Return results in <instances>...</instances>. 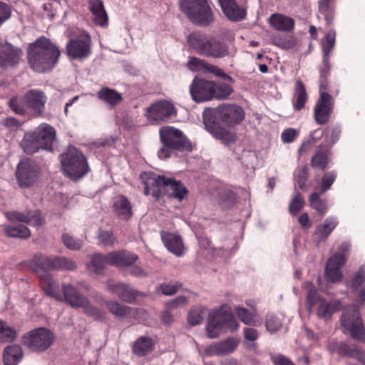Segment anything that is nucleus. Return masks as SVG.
<instances>
[{
    "label": "nucleus",
    "instance_id": "f704fd0d",
    "mask_svg": "<svg viewBox=\"0 0 365 365\" xmlns=\"http://www.w3.org/2000/svg\"><path fill=\"white\" fill-rule=\"evenodd\" d=\"M108 310L117 318H123L133 313V308L118 302L117 300H106Z\"/></svg>",
    "mask_w": 365,
    "mask_h": 365
},
{
    "label": "nucleus",
    "instance_id": "c03bdc74",
    "mask_svg": "<svg viewBox=\"0 0 365 365\" xmlns=\"http://www.w3.org/2000/svg\"><path fill=\"white\" fill-rule=\"evenodd\" d=\"M4 230L6 234L10 237L26 239L31 235L29 229L24 225H19L18 226L4 225Z\"/></svg>",
    "mask_w": 365,
    "mask_h": 365
},
{
    "label": "nucleus",
    "instance_id": "aec40b11",
    "mask_svg": "<svg viewBox=\"0 0 365 365\" xmlns=\"http://www.w3.org/2000/svg\"><path fill=\"white\" fill-rule=\"evenodd\" d=\"M346 256L343 253H336L329 259L326 264L325 278L327 281L337 282L341 280V267L345 263Z\"/></svg>",
    "mask_w": 365,
    "mask_h": 365
},
{
    "label": "nucleus",
    "instance_id": "4c0bfd02",
    "mask_svg": "<svg viewBox=\"0 0 365 365\" xmlns=\"http://www.w3.org/2000/svg\"><path fill=\"white\" fill-rule=\"evenodd\" d=\"M97 96L100 100L105 101L111 106H116L123 99L120 93L107 87L102 88L97 93Z\"/></svg>",
    "mask_w": 365,
    "mask_h": 365
},
{
    "label": "nucleus",
    "instance_id": "603ef678",
    "mask_svg": "<svg viewBox=\"0 0 365 365\" xmlns=\"http://www.w3.org/2000/svg\"><path fill=\"white\" fill-rule=\"evenodd\" d=\"M10 108L16 113L20 115H25L29 113L27 108L24 102V97L19 99L18 97H13L9 102Z\"/></svg>",
    "mask_w": 365,
    "mask_h": 365
},
{
    "label": "nucleus",
    "instance_id": "a18cd8bd",
    "mask_svg": "<svg viewBox=\"0 0 365 365\" xmlns=\"http://www.w3.org/2000/svg\"><path fill=\"white\" fill-rule=\"evenodd\" d=\"M328 164V155L323 146H319L315 155L312 157L311 165L314 168L324 170Z\"/></svg>",
    "mask_w": 365,
    "mask_h": 365
},
{
    "label": "nucleus",
    "instance_id": "7ed1b4c3",
    "mask_svg": "<svg viewBox=\"0 0 365 365\" xmlns=\"http://www.w3.org/2000/svg\"><path fill=\"white\" fill-rule=\"evenodd\" d=\"M41 285L48 296L57 301H66L73 307H79L86 303V297L80 294L76 288L70 284H63L61 290L57 282L49 273H45L41 278Z\"/></svg>",
    "mask_w": 365,
    "mask_h": 365
},
{
    "label": "nucleus",
    "instance_id": "4468645a",
    "mask_svg": "<svg viewBox=\"0 0 365 365\" xmlns=\"http://www.w3.org/2000/svg\"><path fill=\"white\" fill-rule=\"evenodd\" d=\"M47 101L46 94L38 89H31L24 95V102L29 113L34 118L40 117L45 110Z\"/></svg>",
    "mask_w": 365,
    "mask_h": 365
},
{
    "label": "nucleus",
    "instance_id": "bf43d9fd",
    "mask_svg": "<svg viewBox=\"0 0 365 365\" xmlns=\"http://www.w3.org/2000/svg\"><path fill=\"white\" fill-rule=\"evenodd\" d=\"M81 307L83 308L86 313L93 317L96 319L102 320L105 318V313L101 309L90 304L87 298L86 303Z\"/></svg>",
    "mask_w": 365,
    "mask_h": 365
},
{
    "label": "nucleus",
    "instance_id": "6ab92c4d",
    "mask_svg": "<svg viewBox=\"0 0 365 365\" xmlns=\"http://www.w3.org/2000/svg\"><path fill=\"white\" fill-rule=\"evenodd\" d=\"M239 339L234 337L212 343L205 348L204 354L207 356H224L232 353L239 344Z\"/></svg>",
    "mask_w": 365,
    "mask_h": 365
},
{
    "label": "nucleus",
    "instance_id": "774afa93",
    "mask_svg": "<svg viewBox=\"0 0 365 365\" xmlns=\"http://www.w3.org/2000/svg\"><path fill=\"white\" fill-rule=\"evenodd\" d=\"M365 280V267H361L355 274L351 286L354 288L359 287Z\"/></svg>",
    "mask_w": 365,
    "mask_h": 365
},
{
    "label": "nucleus",
    "instance_id": "3c124183",
    "mask_svg": "<svg viewBox=\"0 0 365 365\" xmlns=\"http://www.w3.org/2000/svg\"><path fill=\"white\" fill-rule=\"evenodd\" d=\"M16 336L15 330L9 327L6 322L0 320V341L3 342L12 341Z\"/></svg>",
    "mask_w": 365,
    "mask_h": 365
},
{
    "label": "nucleus",
    "instance_id": "5701e85b",
    "mask_svg": "<svg viewBox=\"0 0 365 365\" xmlns=\"http://www.w3.org/2000/svg\"><path fill=\"white\" fill-rule=\"evenodd\" d=\"M160 235L163 242L168 251L178 257L184 255L185 247L180 235L165 231H161Z\"/></svg>",
    "mask_w": 365,
    "mask_h": 365
},
{
    "label": "nucleus",
    "instance_id": "393cba45",
    "mask_svg": "<svg viewBox=\"0 0 365 365\" xmlns=\"http://www.w3.org/2000/svg\"><path fill=\"white\" fill-rule=\"evenodd\" d=\"M138 258L135 254L126 250L111 252L107 255L108 264L116 267L131 266Z\"/></svg>",
    "mask_w": 365,
    "mask_h": 365
},
{
    "label": "nucleus",
    "instance_id": "79ce46f5",
    "mask_svg": "<svg viewBox=\"0 0 365 365\" xmlns=\"http://www.w3.org/2000/svg\"><path fill=\"white\" fill-rule=\"evenodd\" d=\"M171 192L169 196L176 198L179 201H182L187 195L188 191L180 181H177L173 178H170V182H168L167 192Z\"/></svg>",
    "mask_w": 365,
    "mask_h": 365
},
{
    "label": "nucleus",
    "instance_id": "bb28decb",
    "mask_svg": "<svg viewBox=\"0 0 365 365\" xmlns=\"http://www.w3.org/2000/svg\"><path fill=\"white\" fill-rule=\"evenodd\" d=\"M342 307V304L339 300L331 299L330 301L325 299H319L317 307V314L319 317L324 319H329L332 314Z\"/></svg>",
    "mask_w": 365,
    "mask_h": 365
},
{
    "label": "nucleus",
    "instance_id": "864d4df0",
    "mask_svg": "<svg viewBox=\"0 0 365 365\" xmlns=\"http://www.w3.org/2000/svg\"><path fill=\"white\" fill-rule=\"evenodd\" d=\"M97 238L100 245L104 247H111L114 246L117 240L113 236V232L105 230H99Z\"/></svg>",
    "mask_w": 365,
    "mask_h": 365
},
{
    "label": "nucleus",
    "instance_id": "c756f323",
    "mask_svg": "<svg viewBox=\"0 0 365 365\" xmlns=\"http://www.w3.org/2000/svg\"><path fill=\"white\" fill-rule=\"evenodd\" d=\"M155 340L146 336L138 337L133 345V352L138 356H143L154 350Z\"/></svg>",
    "mask_w": 365,
    "mask_h": 365
},
{
    "label": "nucleus",
    "instance_id": "c9c22d12",
    "mask_svg": "<svg viewBox=\"0 0 365 365\" xmlns=\"http://www.w3.org/2000/svg\"><path fill=\"white\" fill-rule=\"evenodd\" d=\"M225 16L231 21H238L246 16V11L235 1L221 8Z\"/></svg>",
    "mask_w": 365,
    "mask_h": 365
},
{
    "label": "nucleus",
    "instance_id": "052dcab7",
    "mask_svg": "<svg viewBox=\"0 0 365 365\" xmlns=\"http://www.w3.org/2000/svg\"><path fill=\"white\" fill-rule=\"evenodd\" d=\"M304 201L299 192H296L294 196L289 204V211L292 215L299 212L304 206Z\"/></svg>",
    "mask_w": 365,
    "mask_h": 365
},
{
    "label": "nucleus",
    "instance_id": "8fccbe9b",
    "mask_svg": "<svg viewBox=\"0 0 365 365\" xmlns=\"http://www.w3.org/2000/svg\"><path fill=\"white\" fill-rule=\"evenodd\" d=\"M320 192L312 193L309 197V202L311 207L323 215L327 211V205L326 200L320 198Z\"/></svg>",
    "mask_w": 365,
    "mask_h": 365
},
{
    "label": "nucleus",
    "instance_id": "b1692460",
    "mask_svg": "<svg viewBox=\"0 0 365 365\" xmlns=\"http://www.w3.org/2000/svg\"><path fill=\"white\" fill-rule=\"evenodd\" d=\"M224 328L220 308L212 309L208 314V320L206 324L207 335L210 339H215L220 336L222 329Z\"/></svg>",
    "mask_w": 365,
    "mask_h": 365
},
{
    "label": "nucleus",
    "instance_id": "72a5a7b5",
    "mask_svg": "<svg viewBox=\"0 0 365 365\" xmlns=\"http://www.w3.org/2000/svg\"><path fill=\"white\" fill-rule=\"evenodd\" d=\"M22 358V349L17 344L7 346L4 350L3 359L4 365H17Z\"/></svg>",
    "mask_w": 365,
    "mask_h": 365
},
{
    "label": "nucleus",
    "instance_id": "20e7f679",
    "mask_svg": "<svg viewBox=\"0 0 365 365\" xmlns=\"http://www.w3.org/2000/svg\"><path fill=\"white\" fill-rule=\"evenodd\" d=\"M180 9L194 24L207 26L215 21L210 0H180Z\"/></svg>",
    "mask_w": 365,
    "mask_h": 365
},
{
    "label": "nucleus",
    "instance_id": "f8f14e48",
    "mask_svg": "<svg viewBox=\"0 0 365 365\" xmlns=\"http://www.w3.org/2000/svg\"><path fill=\"white\" fill-rule=\"evenodd\" d=\"M140 179L145 185L143 192L145 195H151L155 200H158L167 192L168 182H170L169 178L153 172H145L140 175Z\"/></svg>",
    "mask_w": 365,
    "mask_h": 365
},
{
    "label": "nucleus",
    "instance_id": "2f4dec72",
    "mask_svg": "<svg viewBox=\"0 0 365 365\" xmlns=\"http://www.w3.org/2000/svg\"><path fill=\"white\" fill-rule=\"evenodd\" d=\"M113 210L115 214L122 220H128L133 214L131 204L123 195H118L115 197Z\"/></svg>",
    "mask_w": 365,
    "mask_h": 365
},
{
    "label": "nucleus",
    "instance_id": "f3484780",
    "mask_svg": "<svg viewBox=\"0 0 365 365\" xmlns=\"http://www.w3.org/2000/svg\"><path fill=\"white\" fill-rule=\"evenodd\" d=\"M39 176V168L29 160H21L18 164L16 177L21 187H29L33 185Z\"/></svg>",
    "mask_w": 365,
    "mask_h": 365
},
{
    "label": "nucleus",
    "instance_id": "a878e982",
    "mask_svg": "<svg viewBox=\"0 0 365 365\" xmlns=\"http://www.w3.org/2000/svg\"><path fill=\"white\" fill-rule=\"evenodd\" d=\"M34 132L37 135V139L41 144L42 149L51 151L56 136L54 128L50 125L44 123L38 125Z\"/></svg>",
    "mask_w": 365,
    "mask_h": 365
},
{
    "label": "nucleus",
    "instance_id": "e433bc0d",
    "mask_svg": "<svg viewBox=\"0 0 365 365\" xmlns=\"http://www.w3.org/2000/svg\"><path fill=\"white\" fill-rule=\"evenodd\" d=\"M21 147L27 154H34L42 149L41 144L34 132L26 133L21 142Z\"/></svg>",
    "mask_w": 365,
    "mask_h": 365
},
{
    "label": "nucleus",
    "instance_id": "0e129e2a",
    "mask_svg": "<svg viewBox=\"0 0 365 365\" xmlns=\"http://www.w3.org/2000/svg\"><path fill=\"white\" fill-rule=\"evenodd\" d=\"M318 4L319 12L324 16L327 23H330L332 20L330 0H319Z\"/></svg>",
    "mask_w": 365,
    "mask_h": 365
},
{
    "label": "nucleus",
    "instance_id": "a211bd4d",
    "mask_svg": "<svg viewBox=\"0 0 365 365\" xmlns=\"http://www.w3.org/2000/svg\"><path fill=\"white\" fill-rule=\"evenodd\" d=\"M214 81L195 77L190 86V93L197 103L212 99Z\"/></svg>",
    "mask_w": 365,
    "mask_h": 365
},
{
    "label": "nucleus",
    "instance_id": "49530a36",
    "mask_svg": "<svg viewBox=\"0 0 365 365\" xmlns=\"http://www.w3.org/2000/svg\"><path fill=\"white\" fill-rule=\"evenodd\" d=\"M304 287L307 290V309L311 312L315 303L322 299L319 298L317 290L314 284L311 282H306Z\"/></svg>",
    "mask_w": 365,
    "mask_h": 365
},
{
    "label": "nucleus",
    "instance_id": "09e8293b",
    "mask_svg": "<svg viewBox=\"0 0 365 365\" xmlns=\"http://www.w3.org/2000/svg\"><path fill=\"white\" fill-rule=\"evenodd\" d=\"M207 309L204 307H195L188 314L187 321L191 325L200 324L204 318Z\"/></svg>",
    "mask_w": 365,
    "mask_h": 365
},
{
    "label": "nucleus",
    "instance_id": "473e14b6",
    "mask_svg": "<svg viewBox=\"0 0 365 365\" xmlns=\"http://www.w3.org/2000/svg\"><path fill=\"white\" fill-rule=\"evenodd\" d=\"M308 100V95L302 81L297 80L295 83L294 93L292 98V106L295 110L304 108Z\"/></svg>",
    "mask_w": 365,
    "mask_h": 365
},
{
    "label": "nucleus",
    "instance_id": "f257e3e1",
    "mask_svg": "<svg viewBox=\"0 0 365 365\" xmlns=\"http://www.w3.org/2000/svg\"><path fill=\"white\" fill-rule=\"evenodd\" d=\"M60 55L58 48L45 36L38 38L28 46L29 64L37 73L51 71L57 64Z\"/></svg>",
    "mask_w": 365,
    "mask_h": 365
},
{
    "label": "nucleus",
    "instance_id": "4be33fe9",
    "mask_svg": "<svg viewBox=\"0 0 365 365\" xmlns=\"http://www.w3.org/2000/svg\"><path fill=\"white\" fill-rule=\"evenodd\" d=\"M22 53L21 49L14 47L11 43L6 41L1 45L0 66L9 67L16 65Z\"/></svg>",
    "mask_w": 365,
    "mask_h": 365
},
{
    "label": "nucleus",
    "instance_id": "423d86ee",
    "mask_svg": "<svg viewBox=\"0 0 365 365\" xmlns=\"http://www.w3.org/2000/svg\"><path fill=\"white\" fill-rule=\"evenodd\" d=\"M63 173L72 180H78L88 171V165L84 155L73 146L60 155Z\"/></svg>",
    "mask_w": 365,
    "mask_h": 365
},
{
    "label": "nucleus",
    "instance_id": "9b49d317",
    "mask_svg": "<svg viewBox=\"0 0 365 365\" xmlns=\"http://www.w3.org/2000/svg\"><path fill=\"white\" fill-rule=\"evenodd\" d=\"M91 36L87 32L82 31L67 43L66 53L73 59L84 60L91 53Z\"/></svg>",
    "mask_w": 365,
    "mask_h": 365
},
{
    "label": "nucleus",
    "instance_id": "a19ab883",
    "mask_svg": "<svg viewBox=\"0 0 365 365\" xmlns=\"http://www.w3.org/2000/svg\"><path fill=\"white\" fill-rule=\"evenodd\" d=\"M108 264L107 255L95 254L92 256L91 262L87 264L88 271L94 274H99Z\"/></svg>",
    "mask_w": 365,
    "mask_h": 365
},
{
    "label": "nucleus",
    "instance_id": "e2e57ef3",
    "mask_svg": "<svg viewBox=\"0 0 365 365\" xmlns=\"http://www.w3.org/2000/svg\"><path fill=\"white\" fill-rule=\"evenodd\" d=\"M336 178V173L334 171H331L330 173H327L322 177V187L320 190V193L323 194L327 190H328L331 185L334 183L335 179Z\"/></svg>",
    "mask_w": 365,
    "mask_h": 365
},
{
    "label": "nucleus",
    "instance_id": "37998d69",
    "mask_svg": "<svg viewBox=\"0 0 365 365\" xmlns=\"http://www.w3.org/2000/svg\"><path fill=\"white\" fill-rule=\"evenodd\" d=\"M284 315L282 314L268 313L265 319L267 330L270 333L279 331L283 325Z\"/></svg>",
    "mask_w": 365,
    "mask_h": 365
},
{
    "label": "nucleus",
    "instance_id": "1a4fd4ad",
    "mask_svg": "<svg viewBox=\"0 0 365 365\" xmlns=\"http://www.w3.org/2000/svg\"><path fill=\"white\" fill-rule=\"evenodd\" d=\"M175 106L168 101L160 100L152 103L145 109V118L152 125H160L175 115Z\"/></svg>",
    "mask_w": 365,
    "mask_h": 365
},
{
    "label": "nucleus",
    "instance_id": "de8ad7c7",
    "mask_svg": "<svg viewBox=\"0 0 365 365\" xmlns=\"http://www.w3.org/2000/svg\"><path fill=\"white\" fill-rule=\"evenodd\" d=\"M214 87L215 88L212 89V98L225 100L233 92L232 87L225 83L217 85L214 82Z\"/></svg>",
    "mask_w": 365,
    "mask_h": 365
},
{
    "label": "nucleus",
    "instance_id": "7c9ffc66",
    "mask_svg": "<svg viewBox=\"0 0 365 365\" xmlns=\"http://www.w3.org/2000/svg\"><path fill=\"white\" fill-rule=\"evenodd\" d=\"M338 222L335 217H327L322 225H318L314 232V239L319 243L325 241L335 229Z\"/></svg>",
    "mask_w": 365,
    "mask_h": 365
},
{
    "label": "nucleus",
    "instance_id": "cd10ccee",
    "mask_svg": "<svg viewBox=\"0 0 365 365\" xmlns=\"http://www.w3.org/2000/svg\"><path fill=\"white\" fill-rule=\"evenodd\" d=\"M89 9L93 16V21L101 27L106 26L108 23V16L101 0H88Z\"/></svg>",
    "mask_w": 365,
    "mask_h": 365
},
{
    "label": "nucleus",
    "instance_id": "f03ea898",
    "mask_svg": "<svg viewBox=\"0 0 365 365\" xmlns=\"http://www.w3.org/2000/svg\"><path fill=\"white\" fill-rule=\"evenodd\" d=\"M159 136L163 147L158 156L164 160L175 154V151L192 150V145L183 133L173 126H163L159 130Z\"/></svg>",
    "mask_w": 365,
    "mask_h": 365
},
{
    "label": "nucleus",
    "instance_id": "680f3d73",
    "mask_svg": "<svg viewBox=\"0 0 365 365\" xmlns=\"http://www.w3.org/2000/svg\"><path fill=\"white\" fill-rule=\"evenodd\" d=\"M328 348L330 351L338 353L340 355H348V352L350 350V347L347 346L346 344L344 342H338V341H331Z\"/></svg>",
    "mask_w": 365,
    "mask_h": 365
},
{
    "label": "nucleus",
    "instance_id": "338daca9",
    "mask_svg": "<svg viewBox=\"0 0 365 365\" xmlns=\"http://www.w3.org/2000/svg\"><path fill=\"white\" fill-rule=\"evenodd\" d=\"M178 289L177 283H163L158 288V291L164 295L169 296L175 294Z\"/></svg>",
    "mask_w": 365,
    "mask_h": 365
},
{
    "label": "nucleus",
    "instance_id": "6e6d98bb",
    "mask_svg": "<svg viewBox=\"0 0 365 365\" xmlns=\"http://www.w3.org/2000/svg\"><path fill=\"white\" fill-rule=\"evenodd\" d=\"M187 68L192 71H206L207 63L197 57H189L186 64Z\"/></svg>",
    "mask_w": 365,
    "mask_h": 365
},
{
    "label": "nucleus",
    "instance_id": "ddd939ff",
    "mask_svg": "<svg viewBox=\"0 0 365 365\" xmlns=\"http://www.w3.org/2000/svg\"><path fill=\"white\" fill-rule=\"evenodd\" d=\"M215 115L227 125L240 124L245 118L243 108L236 104H222L216 108Z\"/></svg>",
    "mask_w": 365,
    "mask_h": 365
},
{
    "label": "nucleus",
    "instance_id": "58836bf2",
    "mask_svg": "<svg viewBox=\"0 0 365 365\" xmlns=\"http://www.w3.org/2000/svg\"><path fill=\"white\" fill-rule=\"evenodd\" d=\"M235 312L244 324L249 326H257L258 324V321L256 319L257 310L255 308L252 309V311H249L245 307H236Z\"/></svg>",
    "mask_w": 365,
    "mask_h": 365
},
{
    "label": "nucleus",
    "instance_id": "ea45409f",
    "mask_svg": "<svg viewBox=\"0 0 365 365\" xmlns=\"http://www.w3.org/2000/svg\"><path fill=\"white\" fill-rule=\"evenodd\" d=\"M224 327H227L230 331H235L238 329L240 324L235 316L231 312V309L227 304H222L220 307Z\"/></svg>",
    "mask_w": 365,
    "mask_h": 365
},
{
    "label": "nucleus",
    "instance_id": "4d7b16f0",
    "mask_svg": "<svg viewBox=\"0 0 365 365\" xmlns=\"http://www.w3.org/2000/svg\"><path fill=\"white\" fill-rule=\"evenodd\" d=\"M27 224L31 226H41L44 223V218L39 210H35L27 212Z\"/></svg>",
    "mask_w": 365,
    "mask_h": 365
},
{
    "label": "nucleus",
    "instance_id": "dca6fc26",
    "mask_svg": "<svg viewBox=\"0 0 365 365\" xmlns=\"http://www.w3.org/2000/svg\"><path fill=\"white\" fill-rule=\"evenodd\" d=\"M106 290L112 294L115 295L120 300L133 304L135 302L137 297L140 294L130 285L108 279L105 282Z\"/></svg>",
    "mask_w": 365,
    "mask_h": 365
},
{
    "label": "nucleus",
    "instance_id": "c85d7f7f",
    "mask_svg": "<svg viewBox=\"0 0 365 365\" xmlns=\"http://www.w3.org/2000/svg\"><path fill=\"white\" fill-rule=\"evenodd\" d=\"M270 25L277 31H291L294 27V20L282 14H272L269 19Z\"/></svg>",
    "mask_w": 365,
    "mask_h": 365
},
{
    "label": "nucleus",
    "instance_id": "2eb2a0df",
    "mask_svg": "<svg viewBox=\"0 0 365 365\" xmlns=\"http://www.w3.org/2000/svg\"><path fill=\"white\" fill-rule=\"evenodd\" d=\"M325 86L322 83L320 85V97L314 106V117L319 125H324L329 121L332 112L333 103L331 96L324 91Z\"/></svg>",
    "mask_w": 365,
    "mask_h": 365
},
{
    "label": "nucleus",
    "instance_id": "69168bd1",
    "mask_svg": "<svg viewBox=\"0 0 365 365\" xmlns=\"http://www.w3.org/2000/svg\"><path fill=\"white\" fill-rule=\"evenodd\" d=\"M205 71H207L208 73H211L214 74L215 76L220 77V78H223L224 80H226L230 83L234 82V79L230 76L225 73L222 69H221L220 68H219L217 66H214V65L207 63V68H206Z\"/></svg>",
    "mask_w": 365,
    "mask_h": 365
},
{
    "label": "nucleus",
    "instance_id": "5fc2aeb1",
    "mask_svg": "<svg viewBox=\"0 0 365 365\" xmlns=\"http://www.w3.org/2000/svg\"><path fill=\"white\" fill-rule=\"evenodd\" d=\"M307 176V167L298 168L294 172L295 185H297L301 190H304L306 187Z\"/></svg>",
    "mask_w": 365,
    "mask_h": 365
},
{
    "label": "nucleus",
    "instance_id": "13d9d810",
    "mask_svg": "<svg viewBox=\"0 0 365 365\" xmlns=\"http://www.w3.org/2000/svg\"><path fill=\"white\" fill-rule=\"evenodd\" d=\"M62 241L63 245L71 250H78L83 245V242L81 240L74 239L67 233L62 235Z\"/></svg>",
    "mask_w": 365,
    "mask_h": 365
},
{
    "label": "nucleus",
    "instance_id": "0eeeda50",
    "mask_svg": "<svg viewBox=\"0 0 365 365\" xmlns=\"http://www.w3.org/2000/svg\"><path fill=\"white\" fill-rule=\"evenodd\" d=\"M29 268L40 277L47 273L46 270H67L74 271L77 268L75 261L66 257H49L41 254H36L29 262Z\"/></svg>",
    "mask_w": 365,
    "mask_h": 365
},
{
    "label": "nucleus",
    "instance_id": "9d476101",
    "mask_svg": "<svg viewBox=\"0 0 365 365\" xmlns=\"http://www.w3.org/2000/svg\"><path fill=\"white\" fill-rule=\"evenodd\" d=\"M341 326L348 330L351 337L359 341L365 340L364 327L357 309L351 306L344 309L341 318Z\"/></svg>",
    "mask_w": 365,
    "mask_h": 365
},
{
    "label": "nucleus",
    "instance_id": "6e6552de",
    "mask_svg": "<svg viewBox=\"0 0 365 365\" xmlns=\"http://www.w3.org/2000/svg\"><path fill=\"white\" fill-rule=\"evenodd\" d=\"M55 338V334L51 330L40 327L26 334L23 342L31 351L43 352L52 346Z\"/></svg>",
    "mask_w": 365,
    "mask_h": 365
},
{
    "label": "nucleus",
    "instance_id": "39448f33",
    "mask_svg": "<svg viewBox=\"0 0 365 365\" xmlns=\"http://www.w3.org/2000/svg\"><path fill=\"white\" fill-rule=\"evenodd\" d=\"M187 41L190 48L202 56L220 58L229 54L226 44L202 34H190L187 36Z\"/></svg>",
    "mask_w": 365,
    "mask_h": 365
},
{
    "label": "nucleus",
    "instance_id": "412c9836",
    "mask_svg": "<svg viewBox=\"0 0 365 365\" xmlns=\"http://www.w3.org/2000/svg\"><path fill=\"white\" fill-rule=\"evenodd\" d=\"M204 124L206 130L223 144L230 145L235 141L236 134L235 132L222 128L217 123L211 121L210 119L205 118Z\"/></svg>",
    "mask_w": 365,
    "mask_h": 365
}]
</instances>
